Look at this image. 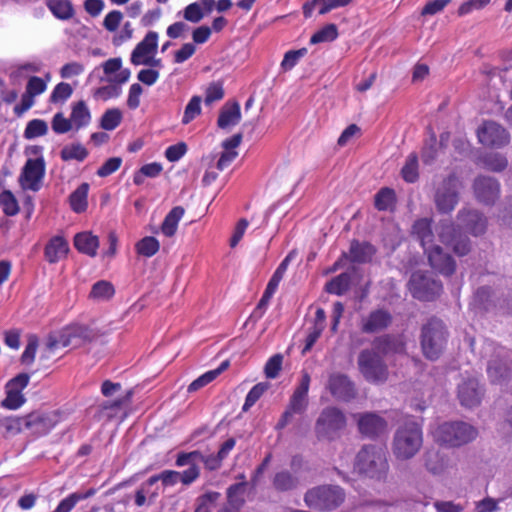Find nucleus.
Wrapping results in <instances>:
<instances>
[{
  "mask_svg": "<svg viewBox=\"0 0 512 512\" xmlns=\"http://www.w3.org/2000/svg\"><path fill=\"white\" fill-rule=\"evenodd\" d=\"M487 228V218L477 210L461 209L457 214V226L442 221L436 228L441 243L452 247L453 251L464 256L470 251V241L461 234V230L474 236L482 235Z\"/></svg>",
  "mask_w": 512,
  "mask_h": 512,
  "instance_id": "f257e3e1",
  "label": "nucleus"
},
{
  "mask_svg": "<svg viewBox=\"0 0 512 512\" xmlns=\"http://www.w3.org/2000/svg\"><path fill=\"white\" fill-rule=\"evenodd\" d=\"M405 344L400 337L385 335L373 341V347L362 350L357 359L358 369L370 383H384L388 379V367L383 357L390 353H403Z\"/></svg>",
  "mask_w": 512,
  "mask_h": 512,
  "instance_id": "f03ea898",
  "label": "nucleus"
},
{
  "mask_svg": "<svg viewBox=\"0 0 512 512\" xmlns=\"http://www.w3.org/2000/svg\"><path fill=\"white\" fill-rule=\"evenodd\" d=\"M412 233L420 241L431 267L445 276L452 275L456 267L455 261L440 246L434 244L431 221L427 218L417 220L412 227Z\"/></svg>",
  "mask_w": 512,
  "mask_h": 512,
  "instance_id": "7ed1b4c3",
  "label": "nucleus"
},
{
  "mask_svg": "<svg viewBox=\"0 0 512 512\" xmlns=\"http://www.w3.org/2000/svg\"><path fill=\"white\" fill-rule=\"evenodd\" d=\"M354 469L368 478L385 480L389 472L385 448L376 445L363 446L356 455Z\"/></svg>",
  "mask_w": 512,
  "mask_h": 512,
  "instance_id": "20e7f679",
  "label": "nucleus"
},
{
  "mask_svg": "<svg viewBox=\"0 0 512 512\" xmlns=\"http://www.w3.org/2000/svg\"><path fill=\"white\" fill-rule=\"evenodd\" d=\"M422 445L423 433L420 425L414 421H408L396 430L392 452L396 459L405 461L413 458Z\"/></svg>",
  "mask_w": 512,
  "mask_h": 512,
  "instance_id": "39448f33",
  "label": "nucleus"
},
{
  "mask_svg": "<svg viewBox=\"0 0 512 512\" xmlns=\"http://www.w3.org/2000/svg\"><path fill=\"white\" fill-rule=\"evenodd\" d=\"M433 439L449 447H459L474 440L477 430L465 422H444L432 431Z\"/></svg>",
  "mask_w": 512,
  "mask_h": 512,
  "instance_id": "423d86ee",
  "label": "nucleus"
},
{
  "mask_svg": "<svg viewBox=\"0 0 512 512\" xmlns=\"http://www.w3.org/2000/svg\"><path fill=\"white\" fill-rule=\"evenodd\" d=\"M96 334L88 326L74 324L63 328L61 331L50 334L46 342V350L52 353L59 348L68 346L79 347L85 342L94 339Z\"/></svg>",
  "mask_w": 512,
  "mask_h": 512,
  "instance_id": "0eeeda50",
  "label": "nucleus"
},
{
  "mask_svg": "<svg viewBox=\"0 0 512 512\" xmlns=\"http://www.w3.org/2000/svg\"><path fill=\"white\" fill-rule=\"evenodd\" d=\"M447 342V331L443 322L431 318L421 329V348L426 358L436 360Z\"/></svg>",
  "mask_w": 512,
  "mask_h": 512,
  "instance_id": "6e6552de",
  "label": "nucleus"
},
{
  "mask_svg": "<svg viewBox=\"0 0 512 512\" xmlns=\"http://www.w3.org/2000/svg\"><path fill=\"white\" fill-rule=\"evenodd\" d=\"M345 499L342 488L336 485H320L309 489L304 495L305 504L314 510L331 511Z\"/></svg>",
  "mask_w": 512,
  "mask_h": 512,
  "instance_id": "1a4fd4ad",
  "label": "nucleus"
},
{
  "mask_svg": "<svg viewBox=\"0 0 512 512\" xmlns=\"http://www.w3.org/2000/svg\"><path fill=\"white\" fill-rule=\"evenodd\" d=\"M346 426L345 415L336 407L324 408L316 423L315 432L319 439H334Z\"/></svg>",
  "mask_w": 512,
  "mask_h": 512,
  "instance_id": "9d476101",
  "label": "nucleus"
},
{
  "mask_svg": "<svg viewBox=\"0 0 512 512\" xmlns=\"http://www.w3.org/2000/svg\"><path fill=\"white\" fill-rule=\"evenodd\" d=\"M409 291L418 300L430 301L440 295L442 284L430 273L415 272L408 283Z\"/></svg>",
  "mask_w": 512,
  "mask_h": 512,
  "instance_id": "9b49d317",
  "label": "nucleus"
},
{
  "mask_svg": "<svg viewBox=\"0 0 512 512\" xmlns=\"http://www.w3.org/2000/svg\"><path fill=\"white\" fill-rule=\"evenodd\" d=\"M461 183L454 175L444 179L437 187L435 193V204L442 213L451 212L459 201V191Z\"/></svg>",
  "mask_w": 512,
  "mask_h": 512,
  "instance_id": "f8f14e48",
  "label": "nucleus"
},
{
  "mask_svg": "<svg viewBox=\"0 0 512 512\" xmlns=\"http://www.w3.org/2000/svg\"><path fill=\"white\" fill-rule=\"evenodd\" d=\"M477 137L481 144L490 148H502L510 142L509 132L494 121H485L478 128Z\"/></svg>",
  "mask_w": 512,
  "mask_h": 512,
  "instance_id": "ddd939ff",
  "label": "nucleus"
},
{
  "mask_svg": "<svg viewBox=\"0 0 512 512\" xmlns=\"http://www.w3.org/2000/svg\"><path fill=\"white\" fill-rule=\"evenodd\" d=\"M45 175V161L43 157L29 158L22 168L19 183L22 189L38 191L41 188Z\"/></svg>",
  "mask_w": 512,
  "mask_h": 512,
  "instance_id": "4468645a",
  "label": "nucleus"
},
{
  "mask_svg": "<svg viewBox=\"0 0 512 512\" xmlns=\"http://www.w3.org/2000/svg\"><path fill=\"white\" fill-rule=\"evenodd\" d=\"M30 376L27 373H20L10 379L5 386L6 397L2 400L1 406L8 410H17L25 402L22 391L28 386Z\"/></svg>",
  "mask_w": 512,
  "mask_h": 512,
  "instance_id": "2eb2a0df",
  "label": "nucleus"
},
{
  "mask_svg": "<svg viewBox=\"0 0 512 512\" xmlns=\"http://www.w3.org/2000/svg\"><path fill=\"white\" fill-rule=\"evenodd\" d=\"M492 352V358L488 361L487 373L494 383H500L504 380L509 371L510 364L506 360L508 352L505 348L495 346L493 343H487L485 353Z\"/></svg>",
  "mask_w": 512,
  "mask_h": 512,
  "instance_id": "dca6fc26",
  "label": "nucleus"
},
{
  "mask_svg": "<svg viewBox=\"0 0 512 512\" xmlns=\"http://www.w3.org/2000/svg\"><path fill=\"white\" fill-rule=\"evenodd\" d=\"M23 417L25 431L36 437L47 434L57 424V416L54 413L35 411Z\"/></svg>",
  "mask_w": 512,
  "mask_h": 512,
  "instance_id": "f3484780",
  "label": "nucleus"
},
{
  "mask_svg": "<svg viewBox=\"0 0 512 512\" xmlns=\"http://www.w3.org/2000/svg\"><path fill=\"white\" fill-rule=\"evenodd\" d=\"M473 190L476 199L485 204L493 205L500 195V184L488 176H479L474 180Z\"/></svg>",
  "mask_w": 512,
  "mask_h": 512,
  "instance_id": "a211bd4d",
  "label": "nucleus"
},
{
  "mask_svg": "<svg viewBox=\"0 0 512 512\" xmlns=\"http://www.w3.org/2000/svg\"><path fill=\"white\" fill-rule=\"evenodd\" d=\"M358 429L366 437H376L387 430V422L380 415L372 412L356 414Z\"/></svg>",
  "mask_w": 512,
  "mask_h": 512,
  "instance_id": "6ab92c4d",
  "label": "nucleus"
},
{
  "mask_svg": "<svg viewBox=\"0 0 512 512\" xmlns=\"http://www.w3.org/2000/svg\"><path fill=\"white\" fill-rule=\"evenodd\" d=\"M158 46V33L150 31L144 39L139 42L131 53L130 61L133 65L139 66L148 63L149 57L155 55Z\"/></svg>",
  "mask_w": 512,
  "mask_h": 512,
  "instance_id": "aec40b11",
  "label": "nucleus"
},
{
  "mask_svg": "<svg viewBox=\"0 0 512 512\" xmlns=\"http://www.w3.org/2000/svg\"><path fill=\"white\" fill-rule=\"evenodd\" d=\"M310 381L311 378L308 372H303L287 406L295 414H301L307 409Z\"/></svg>",
  "mask_w": 512,
  "mask_h": 512,
  "instance_id": "412c9836",
  "label": "nucleus"
},
{
  "mask_svg": "<svg viewBox=\"0 0 512 512\" xmlns=\"http://www.w3.org/2000/svg\"><path fill=\"white\" fill-rule=\"evenodd\" d=\"M327 389L337 399L350 400L355 395L353 383L341 373H333L329 376Z\"/></svg>",
  "mask_w": 512,
  "mask_h": 512,
  "instance_id": "4be33fe9",
  "label": "nucleus"
},
{
  "mask_svg": "<svg viewBox=\"0 0 512 512\" xmlns=\"http://www.w3.org/2000/svg\"><path fill=\"white\" fill-rule=\"evenodd\" d=\"M482 390L474 378L463 381L458 387V398L461 405L472 408L480 404Z\"/></svg>",
  "mask_w": 512,
  "mask_h": 512,
  "instance_id": "5701e85b",
  "label": "nucleus"
},
{
  "mask_svg": "<svg viewBox=\"0 0 512 512\" xmlns=\"http://www.w3.org/2000/svg\"><path fill=\"white\" fill-rule=\"evenodd\" d=\"M426 470L433 475L444 474L450 465L448 456L438 449H428L423 455Z\"/></svg>",
  "mask_w": 512,
  "mask_h": 512,
  "instance_id": "b1692460",
  "label": "nucleus"
},
{
  "mask_svg": "<svg viewBox=\"0 0 512 512\" xmlns=\"http://www.w3.org/2000/svg\"><path fill=\"white\" fill-rule=\"evenodd\" d=\"M392 317L386 310L372 311L366 318L362 320V331L366 333H374L383 330L389 326Z\"/></svg>",
  "mask_w": 512,
  "mask_h": 512,
  "instance_id": "393cba45",
  "label": "nucleus"
},
{
  "mask_svg": "<svg viewBox=\"0 0 512 512\" xmlns=\"http://www.w3.org/2000/svg\"><path fill=\"white\" fill-rule=\"evenodd\" d=\"M301 484L296 473L282 469L277 471L272 478V487L277 492H290L297 489Z\"/></svg>",
  "mask_w": 512,
  "mask_h": 512,
  "instance_id": "a878e982",
  "label": "nucleus"
},
{
  "mask_svg": "<svg viewBox=\"0 0 512 512\" xmlns=\"http://www.w3.org/2000/svg\"><path fill=\"white\" fill-rule=\"evenodd\" d=\"M241 120V109L237 102L225 104L219 114L217 125L221 129H226L237 125Z\"/></svg>",
  "mask_w": 512,
  "mask_h": 512,
  "instance_id": "bb28decb",
  "label": "nucleus"
},
{
  "mask_svg": "<svg viewBox=\"0 0 512 512\" xmlns=\"http://www.w3.org/2000/svg\"><path fill=\"white\" fill-rule=\"evenodd\" d=\"M241 481L231 485L227 489V500L233 511H238L245 502L248 483L244 480L245 476H240Z\"/></svg>",
  "mask_w": 512,
  "mask_h": 512,
  "instance_id": "cd10ccee",
  "label": "nucleus"
},
{
  "mask_svg": "<svg viewBox=\"0 0 512 512\" xmlns=\"http://www.w3.org/2000/svg\"><path fill=\"white\" fill-rule=\"evenodd\" d=\"M74 246L79 252L94 257L99 247V239L91 232H81L75 235Z\"/></svg>",
  "mask_w": 512,
  "mask_h": 512,
  "instance_id": "c85d7f7f",
  "label": "nucleus"
},
{
  "mask_svg": "<svg viewBox=\"0 0 512 512\" xmlns=\"http://www.w3.org/2000/svg\"><path fill=\"white\" fill-rule=\"evenodd\" d=\"M69 251L67 241L62 237H54L45 247V257L50 263L60 261Z\"/></svg>",
  "mask_w": 512,
  "mask_h": 512,
  "instance_id": "c756f323",
  "label": "nucleus"
},
{
  "mask_svg": "<svg viewBox=\"0 0 512 512\" xmlns=\"http://www.w3.org/2000/svg\"><path fill=\"white\" fill-rule=\"evenodd\" d=\"M23 416H10L0 419V434L5 438L16 436L25 431Z\"/></svg>",
  "mask_w": 512,
  "mask_h": 512,
  "instance_id": "7c9ffc66",
  "label": "nucleus"
},
{
  "mask_svg": "<svg viewBox=\"0 0 512 512\" xmlns=\"http://www.w3.org/2000/svg\"><path fill=\"white\" fill-rule=\"evenodd\" d=\"M477 164L490 171L501 172L507 167L508 161L506 157L500 153L489 152L480 156Z\"/></svg>",
  "mask_w": 512,
  "mask_h": 512,
  "instance_id": "2f4dec72",
  "label": "nucleus"
},
{
  "mask_svg": "<svg viewBox=\"0 0 512 512\" xmlns=\"http://www.w3.org/2000/svg\"><path fill=\"white\" fill-rule=\"evenodd\" d=\"M184 212L181 206H176L165 216L161 225V231L165 236L172 237L176 233L178 223L182 219Z\"/></svg>",
  "mask_w": 512,
  "mask_h": 512,
  "instance_id": "473e14b6",
  "label": "nucleus"
},
{
  "mask_svg": "<svg viewBox=\"0 0 512 512\" xmlns=\"http://www.w3.org/2000/svg\"><path fill=\"white\" fill-rule=\"evenodd\" d=\"M229 366L228 361H223L216 369L210 370L195 379L189 386L188 392H195L215 380Z\"/></svg>",
  "mask_w": 512,
  "mask_h": 512,
  "instance_id": "72a5a7b5",
  "label": "nucleus"
},
{
  "mask_svg": "<svg viewBox=\"0 0 512 512\" xmlns=\"http://www.w3.org/2000/svg\"><path fill=\"white\" fill-rule=\"evenodd\" d=\"M375 253L374 247L369 243L354 241L350 246V257L354 262L364 263L370 261Z\"/></svg>",
  "mask_w": 512,
  "mask_h": 512,
  "instance_id": "f704fd0d",
  "label": "nucleus"
},
{
  "mask_svg": "<svg viewBox=\"0 0 512 512\" xmlns=\"http://www.w3.org/2000/svg\"><path fill=\"white\" fill-rule=\"evenodd\" d=\"M70 120L73 127H75L77 130L87 126L90 123L91 114L83 101H80L73 106Z\"/></svg>",
  "mask_w": 512,
  "mask_h": 512,
  "instance_id": "c9c22d12",
  "label": "nucleus"
},
{
  "mask_svg": "<svg viewBox=\"0 0 512 512\" xmlns=\"http://www.w3.org/2000/svg\"><path fill=\"white\" fill-rule=\"evenodd\" d=\"M89 185L82 183L71 195H70V206L76 213H82L87 209V197H88Z\"/></svg>",
  "mask_w": 512,
  "mask_h": 512,
  "instance_id": "e433bc0d",
  "label": "nucleus"
},
{
  "mask_svg": "<svg viewBox=\"0 0 512 512\" xmlns=\"http://www.w3.org/2000/svg\"><path fill=\"white\" fill-rule=\"evenodd\" d=\"M46 5L58 19L67 20L73 16L74 10L69 0H47Z\"/></svg>",
  "mask_w": 512,
  "mask_h": 512,
  "instance_id": "4c0bfd02",
  "label": "nucleus"
},
{
  "mask_svg": "<svg viewBox=\"0 0 512 512\" xmlns=\"http://www.w3.org/2000/svg\"><path fill=\"white\" fill-rule=\"evenodd\" d=\"M115 293L113 285L105 280H100L93 284L89 297L96 301H105L112 298Z\"/></svg>",
  "mask_w": 512,
  "mask_h": 512,
  "instance_id": "58836bf2",
  "label": "nucleus"
},
{
  "mask_svg": "<svg viewBox=\"0 0 512 512\" xmlns=\"http://www.w3.org/2000/svg\"><path fill=\"white\" fill-rule=\"evenodd\" d=\"M202 98L198 95L193 96L189 102L187 103L184 114L181 120V123L183 125H187L190 122H192L194 119H196L198 116L201 115L202 108H201Z\"/></svg>",
  "mask_w": 512,
  "mask_h": 512,
  "instance_id": "ea45409f",
  "label": "nucleus"
},
{
  "mask_svg": "<svg viewBox=\"0 0 512 512\" xmlns=\"http://www.w3.org/2000/svg\"><path fill=\"white\" fill-rule=\"evenodd\" d=\"M403 179L406 182L413 183L418 179V156L411 153L406 158L405 164L401 170Z\"/></svg>",
  "mask_w": 512,
  "mask_h": 512,
  "instance_id": "a19ab883",
  "label": "nucleus"
},
{
  "mask_svg": "<svg viewBox=\"0 0 512 512\" xmlns=\"http://www.w3.org/2000/svg\"><path fill=\"white\" fill-rule=\"evenodd\" d=\"M160 248L159 241L152 236H146L136 244L137 253L144 257H152Z\"/></svg>",
  "mask_w": 512,
  "mask_h": 512,
  "instance_id": "79ce46f5",
  "label": "nucleus"
},
{
  "mask_svg": "<svg viewBox=\"0 0 512 512\" xmlns=\"http://www.w3.org/2000/svg\"><path fill=\"white\" fill-rule=\"evenodd\" d=\"M349 286L350 275L342 273L327 283L326 290L331 294L342 295L348 290Z\"/></svg>",
  "mask_w": 512,
  "mask_h": 512,
  "instance_id": "37998d69",
  "label": "nucleus"
},
{
  "mask_svg": "<svg viewBox=\"0 0 512 512\" xmlns=\"http://www.w3.org/2000/svg\"><path fill=\"white\" fill-rule=\"evenodd\" d=\"M122 117V112L118 108L108 109L101 117L100 126L104 130H114L121 123Z\"/></svg>",
  "mask_w": 512,
  "mask_h": 512,
  "instance_id": "c03bdc74",
  "label": "nucleus"
},
{
  "mask_svg": "<svg viewBox=\"0 0 512 512\" xmlns=\"http://www.w3.org/2000/svg\"><path fill=\"white\" fill-rule=\"evenodd\" d=\"M338 37V29L335 24H327L310 38L311 44L334 41Z\"/></svg>",
  "mask_w": 512,
  "mask_h": 512,
  "instance_id": "a18cd8bd",
  "label": "nucleus"
},
{
  "mask_svg": "<svg viewBox=\"0 0 512 512\" xmlns=\"http://www.w3.org/2000/svg\"><path fill=\"white\" fill-rule=\"evenodd\" d=\"M0 207L7 216H14L19 212L18 201L9 190L0 193Z\"/></svg>",
  "mask_w": 512,
  "mask_h": 512,
  "instance_id": "49530a36",
  "label": "nucleus"
},
{
  "mask_svg": "<svg viewBox=\"0 0 512 512\" xmlns=\"http://www.w3.org/2000/svg\"><path fill=\"white\" fill-rule=\"evenodd\" d=\"M88 155V151L81 144L66 145L61 150V158L64 161L77 160L83 161Z\"/></svg>",
  "mask_w": 512,
  "mask_h": 512,
  "instance_id": "de8ad7c7",
  "label": "nucleus"
},
{
  "mask_svg": "<svg viewBox=\"0 0 512 512\" xmlns=\"http://www.w3.org/2000/svg\"><path fill=\"white\" fill-rule=\"evenodd\" d=\"M48 132V125L42 119H33L29 121L24 130V137L26 139H34L44 136Z\"/></svg>",
  "mask_w": 512,
  "mask_h": 512,
  "instance_id": "09e8293b",
  "label": "nucleus"
},
{
  "mask_svg": "<svg viewBox=\"0 0 512 512\" xmlns=\"http://www.w3.org/2000/svg\"><path fill=\"white\" fill-rule=\"evenodd\" d=\"M73 93V88L69 83L60 82L58 83L53 91L51 92L49 101L51 103H64L68 100Z\"/></svg>",
  "mask_w": 512,
  "mask_h": 512,
  "instance_id": "8fccbe9b",
  "label": "nucleus"
},
{
  "mask_svg": "<svg viewBox=\"0 0 512 512\" xmlns=\"http://www.w3.org/2000/svg\"><path fill=\"white\" fill-rule=\"evenodd\" d=\"M121 93V87L115 83H112L95 89L93 92V97L96 100L107 101L109 99L119 97Z\"/></svg>",
  "mask_w": 512,
  "mask_h": 512,
  "instance_id": "3c124183",
  "label": "nucleus"
},
{
  "mask_svg": "<svg viewBox=\"0 0 512 512\" xmlns=\"http://www.w3.org/2000/svg\"><path fill=\"white\" fill-rule=\"evenodd\" d=\"M269 388V384L266 382H260L254 385L251 390L248 392L245 403L243 405V410H249L264 394V392Z\"/></svg>",
  "mask_w": 512,
  "mask_h": 512,
  "instance_id": "603ef678",
  "label": "nucleus"
},
{
  "mask_svg": "<svg viewBox=\"0 0 512 512\" xmlns=\"http://www.w3.org/2000/svg\"><path fill=\"white\" fill-rule=\"evenodd\" d=\"M394 201V191L389 188H382L375 195V207L378 210H387L391 207Z\"/></svg>",
  "mask_w": 512,
  "mask_h": 512,
  "instance_id": "864d4df0",
  "label": "nucleus"
},
{
  "mask_svg": "<svg viewBox=\"0 0 512 512\" xmlns=\"http://www.w3.org/2000/svg\"><path fill=\"white\" fill-rule=\"evenodd\" d=\"M224 97V89L221 82L210 83L205 90L204 102L211 105L213 102L220 101Z\"/></svg>",
  "mask_w": 512,
  "mask_h": 512,
  "instance_id": "5fc2aeb1",
  "label": "nucleus"
},
{
  "mask_svg": "<svg viewBox=\"0 0 512 512\" xmlns=\"http://www.w3.org/2000/svg\"><path fill=\"white\" fill-rule=\"evenodd\" d=\"M156 483L157 479L151 476L148 480L143 482L138 488L139 492H142V494H144L147 497L148 505L153 504L155 499L159 496L158 487H154Z\"/></svg>",
  "mask_w": 512,
  "mask_h": 512,
  "instance_id": "6e6d98bb",
  "label": "nucleus"
},
{
  "mask_svg": "<svg viewBox=\"0 0 512 512\" xmlns=\"http://www.w3.org/2000/svg\"><path fill=\"white\" fill-rule=\"evenodd\" d=\"M306 53L307 49L305 48L288 51L281 62L282 69L285 71L291 70Z\"/></svg>",
  "mask_w": 512,
  "mask_h": 512,
  "instance_id": "4d7b16f0",
  "label": "nucleus"
},
{
  "mask_svg": "<svg viewBox=\"0 0 512 512\" xmlns=\"http://www.w3.org/2000/svg\"><path fill=\"white\" fill-rule=\"evenodd\" d=\"M46 89L47 81H45L43 78L32 76L27 81L25 92H27L33 97H36L44 93Z\"/></svg>",
  "mask_w": 512,
  "mask_h": 512,
  "instance_id": "13d9d810",
  "label": "nucleus"
},
{
  "mask_svg": "<svg viewBox=\"0 0 512 512\" xmlns=\"http://www.w3.org/2000/svg\"><path fill=\"white\" fill-rule=\"evenodd\" d=\"M283 356L281 354H275L267 361L264 372L267 378L274 379L279 375L282 368Z\"/></svg>",
  "mask_w": 512,
  "mask_h": 512,
  "instance_id": "bf43d9fd",
  "label": "nucleus"
},
{
  "mask_svg": "<svg viewBox=\"0 0 512 512\" xmlns=\"http://www.w3.org/2000/svg\"><path fill=\"white\" fill-rule=\"evenodd\" d=\"M51 126L53 131L57 134L67 133L73 128L71 120L65 118L63 113H56L53 116Z\"/></svg>",
  "mask_w": 512,
  "mask_h": 512,
  "instance_id": "052dcab7",
  "label": "nucleus"
},
{
  "mask_svg": "<svg viewBox=\"0 0 512 512\" xmlns=\"http://www.w3.org/2000/svg\"><path fill=\"white\" fill-rule=\"evenodd\" d=\"M220 493L208 492L198 499V506L195 512H211V506L219 499Z\"/></svg>",
  "mask_w": 512,
  "mask_h": 512,
  "instance_id": "680f3d73",
  "label": "nucleus"
},
{
  "mask_svg": "<svg viewBox=\"0 0 512 512\" xmlns=\"http://www.w3.org/2000/svg\"><path fill=\"white\" fill-rule=\"evenodd\" d=\"M205 15V12L201 9L199 3H191L189 4L183 12V17L192 23L200 22Z\"/></svg>",
  "mask_w": 512,
  "mask_h": 512,
  "instance_id": "e2e57ef3",
  "label": "nucleus"
},
{
  "mask_svg": "<svg viewBox=\"0 0 512 512\" xmlns=\"http://www.w3.org/2000/svg\"><path fill=\"white\" fill-rule=\"evenodd\" d=\"M490 0H467L463 2L458 8V15L464 16L474 10H480L488 5Z\"/></svg>",
  "mask_w": 512,
  "mask_h": 512,
  "instance_id": "0e129e2a",
  "label": "nucleus"
},
{
  "mask_svg": "<svg viewBox=\"0 0 512 512\" xmlns=\"http://www.w3.org/2000/svg\"><path fill=\"white\" fill-rule=\"evenodd\" d=\"M187 152V145L184 142L169 146L165 151V156L170 162L180 160Z\"/></svg>",
  "mask_w": 512,
  "mask_h": 512,
  "instance_id": "69168bd1",
  "label": "nucleus"
},
{
  "mask_svg": "<svg viewBox=\"0 0 512 512\" xmlns=\"http://www.w3.org/2000/svg\"><path fill=\"white\" fill-rule=\"evenodd\" d=\"M122 163V159L119 157L109 158L97 171V175L100 177H107L117 171Z\"/></svg>",
  "mask_w": 512,
  "mask_h": 512,
  "instance_id": "338daca9",
  "label": "nucleus"
},
{
  "mask_svg": "<svg viewBox=\"0 0 512 512\" xmlns=\"http://www.w3.org/2000/svg\"><path fill=\"white\" fill-rule=\"evenodd\" d=\"M143 93V88L139 83H134L130 86L127 98V106L130 109H136L140 105V97Z\"/></svg>",
  "mask_w": 512,
  "mask_h": 512,
  "instance_id": "774afa93",
  "label": "nucleus"
}]
</instances>
